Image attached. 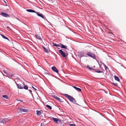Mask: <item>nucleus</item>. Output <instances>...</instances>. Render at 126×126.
Listing matches in <instances>:
<instances>
[{
	"label": "nucleus",
	"instance_id": "obj_1",
	"mask_svg": "<svg viewBox=\"0 0 126 126\" xmlns=\"http://www.w3.org/2000/svg\"><path fill=\"white\" fill-rule=\"evenodd\" d=\"M64 95L68 99L71 101L73 103H75L76 100L72 96L68 95V94H65Z\"/></svg>",
	"mask_w": 126,
	"mask_h": 126
},
{
	"label": "nucleus",
	"instance_id": "obj_2",
	"mask_svg": "<svg viewBox=\"0 0 126 126\" xmlns=\"http://www.w3.org/2000/svg\"><path fill=\"white\" fill-rule=\"evenodd\" d=\"M87 55L88 56L90 57L93 59H95L96 58L95 55L93 53H91L89 52H88L87 53Z\"/></svg>",
	"mask_w": 126,
	"mask_h": 126
},
{
	"label": "nucleus",
	"instance_id": "obj_3",
	"mask_svg": "<svg viewBox=\"0 0 126 126\" xmlns=\"http://www.w3.org/2000/svg\"><path fill=\"white\" fill-rule=\"evenodd\" d=\"M25 85V84L24 83H22V84H17V87L20 89H23Z\"/></svg>",
	"mask_w": 126,
	"mask_h": 126
},
{
	"label": "nucleus",
	"instance_id": "obj_4",
	"mask_svg": "<svg viewBox=\"0 0 126 126\" xmlns=\"http://www.w3.org/2000/svg\"><path fill=\"white\" fill-rule=\"evenodd\" d=\"M0 14L3 17H10V16L8 14L4 13L1 12Z\"/></svg>",
	"mask_w": 126,
	"mask_h": 126
},
{
	"label": "nucleus",
	"instance_id": "obj_5",
	"mask_svg": "<svg viewBox=\"0 0 126 126\" xmlns=\"http://www.w3.org/2000/svg\"><path fill=\"white\" fill-rule=\"evenodd\" d=\"M59 52L61 54L62 56L63 57H66V55L64 51H63L61 50H59Z\"/></svg>",
	"mask_w": 126,
	"mask_h": 126
},
{
	"label": "nucleus",
	"instance_id": "obj_6",
	"mask_svg": "<svg viewBox=\"0 0 126 126\" xmlns=\"http://www.w3.org/2000/svg\"><path fill=\"white\" fill-rule=\"evenodd\" d=\"M18 109H19L20 112H27L28 111V110L26 109L19 108Z\"/></svg>",
	"mask_w": 126,
	"mask_h": 126
},
{
	"label": "nucleus",
	"instance_id": "obj_7",
	"mask_svg": "<svg viewBox=\"0 0 126 126\" xmlns=\"http://www.w3.org/2000/svg\"><path fill=\"white\" fill-rule=\"evenodd\" d=\"M51 69L52 70L57 73H58L59 72L58 70L55 66L52 67L51 68Z\"/></svg>",
	"mask_w": 126,
	"mask_h": 126
},
{
	"label": "nucleus",
	"instance_id": "obj_8",
	"mask_svg": "<svg viewBox=\"0 0 126 126\" xmlns=\"http://www.w3.org/2000/svg\"><path fill=\"white\" fill-rule=\"evenodd\" d=\"M9 120L8 119H2L1 121V123H5L6 122H8Z\"/></svg>",
	"mask_w": 126,
	"mask_h": 126
},
{
	"label": "nucleus",
	"instance_id": "obj_9",
	"mask_svg": "<svg viewBox=\"0 0 126 126\" xmlns=\"http://www.w3.org/2000/svg\"><path fill=\"white\" fill-rule=\"evenodd\" d=\"M35 13H36V14L38 16L41 17L42 18H43L44 19H45V17H44L43 15H42V14H40V13L39 12H36Z\"/></svg>",
	"mask_w": 126,
	"mask_h": 126
},
{
	"label": "nucleus",
	"instance_id": "obj_10",
	"mask_svg": "<svg viewBox=\"0 0 126 126\" xmlns=\"http://www.w3.org/2000/svg\"><path fill=\"white\" fill-rule=\"evenodd\" d=\"M53 97L56 99L57 100L59 101V102H62L61 100L60 99V98H59L56 95H54Z\"/></svg>",
	"mask_w": 126,
	"mask_h": 126
},
{
	"label": "nucleus",
	"instance_id": "obj_11",
	"mask_svg": "<svg viewBox=\"0 0 126 126\" xmlns=\"http://www.w3.org/2000/svg\"><path fill=\"white\" fill-rule=\"evenodd\" d=\"M26 10L28 12L35 13L36 12L33 10L32 9H27Z\"/></svg>",
	"mask_w": 126,
	"mask_h": 126
},
{
	"label": "nucleus",
	"instance_id": "obj_12",
	"mask_svg": "<svg viewBox=\"0 0 126 126\" xmlns=\"http://www.w3.org/2000/svg\"><path fill=\"white\" fill-rule=\"evenodd\" d=\"M52 119L56 123H58L57 121L59 120V119L56 118H55L53 117L52 118Z\"/></svg>",
	"mask_w": 126,
	"mask_h": 126
},
{
	"label": "nucleus",
	"instance_id": "obj_13",
	"mask_svg": "<svg viewBox=\"0 0 126 126\" xmlns=\"http://www.w3.org/2000/svg\"><path fill=\"white\" fill-rule=\"evenodd\" d=\"M73 87L75 88L76 90H77L79 91H81V90L79 88H77L75 86H74Z\"/></svg>",
	"mask_w": 126,
	"mask_h": 126
},
{
	"label": "nucleus",
	"instance_id": "obj_14",
	"mask_svg": "<svg viewBox=\"0 0 126 126\" xmlns=\"http://www.w3.org/2000/svg\"><path fill=\"white\" fill-rule=\"evenodd\" d=\"M61 47L62 48H65V49H67V47L65 45H64L63 44H61Z\"/></svg>",
	"mask_w": 126,
	"mask_h": 126
},
{
	"label": "nucleus",
	"instance_id": "obj_15",
	"mask_svg": "<svg viewBox=\"0 0 126 126\" xmlns=\"http://www.w3.org/2000/svg\"><path fill=\"white\" fill-rule=\"evenodd\" d=\"M114 78L115 80L118 81H120V79L119 78H118V77L116 76L115 75L114 76Z\"/></svg>",
	"mask_w": 126,
	"mask_h": 126
},
{
	"label": "nucleus",
	"instance_id": "obj_16",
	"mask_svg": "<svg viewBox=\"0 0 126 126\" xmlns=\"http://www.w3.org/2000/svg\"><path fill=\"white\" fill-rule=\"evenodd\" d=\"M37 114L38 115H40L42 113L40 111L36 110Z\"/></svg>",
	"mask_w": 126,
	"mask_h": 126
},
{
	"label": "nucleus",
	"instance_id": "obj_17",
	"mask_svg": "<svg viewBox=\"0 0 126 126\" xmlns=\"http://www.w3.org/2000/svg\"><path fill=\"white\" fill-rule=\"evenodd\" d=\"M46 77H47V78L48 79H50V78L51 76L48 73L46 74Z\"/></svg>",
	"mask_w": 126,
	"mask_h": 126
},
{
	"label": "nucleus",
	"instance_id": "obj_18",
	"mask_svg": "<svg viewBox=\"0 0 126 126\" xmlns=\"http://www.w3.org/2000/svg\"><path fill=\"white\" fill-rule=\"evenodd\" d=\"M43 47L46 52L47 53H48V51L47 49H46L45 47Z\"/></svg>",
	"mask_w": 126,
	"mask_h": 126
},
{
	"label": "nucleus",
	"instance_id": "obj_19",
	"mask_svg": "<svg viewBox=\"0 0 126 126\" xmlns=\"http://www.w3.org/2000/svg\"><path fill=\"white\" fill-rule=\"evenodd\" d=\"M1 35L2 37L4 38L5 39H7L8 40H9L8 39L7 37H6L4 35H3L2 34H1Z\"/></svg>",
	"mask_w": 126,
	"mask_h": 126
},
{
	"label": "nucleus",
	"instance_id": "obj_20",
	"mask_svg": "<svg viewBox=\"0 0 126 126\" xmlns=\"http://www.w3.org/2000/svg\"><path fill=\"white\" fill-rule=\"evenodd\" d=\"M2 97L5 98H6V99H8V97L7 95H3L2 96Z\"/></svg>",
	"mask_w": 126,
	"mask_h": 126
},
{
	"label": "nucleus",
	"instance_id": "obj_21",
	"mask_svg": "<svg viewBox=\"0 0 126 126\" xmlns=\"http://www.w3.org/2000/svg\"><path fill=\"white\" fill-rule=\"evenodd\" d=\"M46 107L49 109L51 110L52 109L51 107L49 105H46Z\"/></svg>",
	"mask_w": 126,
	"mask_h": 126
},
{
	"label": "nucleus",
	"instance_id": "obj_22",
	"mask_svg": "<svg viewBox=\"0 0 126 126\" xmlns=\"http://www.w3.org/2000/svg\"><path fill=\"white\" fill-rule=\"evenodd\" d=\"M53 44L54 46L56 47H59L60 46L57 45L56 44L54 43H52Z\"/></svg>",
	"mask_w": 126,
	"mask_h": 126
},
{
	"label": "nucleus",
	"instance_id": "obj_23",
	"mask_svg": "<svg viewBox=\"0 0 126 126\" xmlns=\"http://www.w3.org/2000/svg\"><path fill=\"white\" fill-rule=\"evenodd\" d=\"M24 89L26 90H28V87L27 85L24 86Z\"/></svg>",
	"mask_w": 126,
	"mask_h": 126
},
{
	"label": "nucleus",
	"instance_id": "obj_24",
	"mask_svg": "<svg viewBox=\"0 0 126 126\" xmlns=\"http://www.w3.org/2000/svg\"><path fill=\"white\" fill-rule=\"evenodd\" d=\"M35 36L38 39H40L41 37L40 36H39L38 35H35Z\"/></svg>",
	"mask_w": 126,
	"mask_h": 126
},
{
	"label": "nucleus",
	"instance_id": "obj_25",
	"mask_svg": "<svg viewBox=\"0 0 126 126\" xmlns=\"http://www.w3.org/2000/svg\"><path fill=\"white\" fill-rule=\"evenodd\" d=\"M112 84H113L115 86H118V84L116 83H112Z\"/></svg>",
	"mask_w": 126,
	"mask_h": 126
},
{
	"label": "nucleus",
	"instance_id": "obj_26",
	"mask_svg": "<svg viewBox=\"0 0 126 126\" xmlns=\"http://www.w3.org/2000/svg\"><path fill=\"white\" fill-rule=\"evenodd\" d=\"M78 56L80 57H81L83 56V55L82 54H78Z\"/></svg>",
	"mask_w": 126,
	"mask_h": 126
},
{
	"label": "nucleus",
	"instance_id": "obj_27",
	"mask_svg": "<svg viewBox=\"0 0 126 126\" xmlns=\"http://www.w3.org/2000/svg\"><path fill=\"white\" fill-rule=\"evenodd\" d=\"M95 71L96 72L98 73H100L101 72V71L100 70H96Z\"/></svg>",
	"mask_w": 126,
	"mask_h": 126
},
{
	"label": "nucleus",
	"instance_id": "obj_28",
	"mask_svg": "<svg viewBox=\"0 0 126 126\" xmlns=\"http://www.w3.org/2000/svg\"><path fill=\"white\" fill-rule=\"evenodd\" d=\"M87 68H88L89 69H90L91 70H92L93 69V68H92L91 67H90L89 65H87Z\"/></svg>",
	"mask_w": 126,
	"mask_h": 126
},
{
	"label": "nucleus",
	"instance_id": "obj_29",
	"mask_svg": "<svg viewBox=\"0 0 126 126\" xmlns=\"http://www.w3.org/2000/svg\"><path fill=\"white\" fill-rule=\"evenodd\" d=\"M69 125L70 126H75V124H69Z\"/></svg>",
	"mask_w": 126,
	"mask_h": 126
},
{
	"label": "nucleus",
	"instance_id": "obj_30",
	"mask_svg": "<svg viewBox=\"0 0 126 126\" xmlns=\"http://www.w3.org/2000/svg\"><path fill=\"white\" fill-rule=\"evenodd\" d=\"M16 100L17 101H20L21 102H23V101L22 100H19L18 99H17Z\"/></svg>",
	"mask_w": 126,
	"mask_h": 126
},
{
	"label": "nucleus",
	"instance_id": "obj_31",
	"mask_svg": "<svg viewBox=\"0 0 126 126\" xmlns=\"http://www.w3.org/2000/svg\"><path fill=\"white\" fill-rule=\"evenodd\" d=\"M3 71L6 74H7V72L6 71H5L4 70H3Z\"/></svg>",
	"mask_w": 126,
	"mask_h": 126
},
{
	"label": "nucleus",
	"instance_id": "obj_32",
	"mask_svg": "<svg viewBox=\"0 0 126 126\" xmlns=\"http://www.w3.org/2000/svg\"><path fill=\"white\" fill-rule=\"evenodd\" d=\"M32 87L33 88V89H34V90H36H36H36V89L34 87H33V86H32Z\"/></svg>",
	"mask_w": 126,
	"mask_h": 126
},
{
	"label": "nucleus",
	"instance_id": "obj_33",
	"mask_svg": "<svg viewBox=\"0 0 126 126\" xmlns=\"http://www.w3.org/2000/svg\"><path fill=\"white\" fill-rule=\"evenodd\" d=\"M41 126H45V124H41Z\"/></svg>",
	"mask_w": 126,
	"mask_h": 126
},
{
	"label": "nucleus",
	"instance_id": "obj_34",
	"mask_svg": "<svg viewBox=\"0 0 126 126\" xmlns=\"http://www.w3.org/2000/svg\"><path fill=\"white\" fill-rule=\"evenodd\" d=\"M4 1L5 2V4H6L5 5L6 6H7V4L6 2L5 1H4Z\"/></svg>",
	"mask_w": 126,
	"mask_h": 126
},
{
	"label": "nucleus",
	"instance_id": "obj_35",
	"mask_svg": "<svg viewBox=\"0 0 126 126\" xmlns=\"http://www.w3.org/2000/svg\"><path fill=\"white\" fill-rule=\"evenodd\" d=\"M29 91H30V92H31V93H32V90H30Z\"/></svg>",
	"mask_w": 126,
	"mask_h": 126
}]
</instances>
